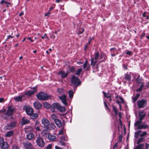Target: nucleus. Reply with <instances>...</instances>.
<instances>
[{
  "mask_svg": "<svg viewBox=\"0 0 149 149\" xmlns=\"http://www.w3.org/2000/svg\"><path fill=\"white\" fill-rule=\"evenodd\" d=\"M122 139V135L121 134H120L119 136V141L121 142Z\"/></svg>",
  "mask_w": 149,
  "mask_h": 149,
  "instance_id": "nucleus-47",
  "label": "nucleus"
},
{
  "mask_svg": "<svg viewBox=\"0 0 149 149\" xmlns=\"http://www.w3.org/2000/svg\"><path fill=\"white\" fill-rule=\"evenodd\" d=\"M102 93H103L104 96L108 98H110L111 97V96L109 94V93H106L104 91H103Z\"/></svg>",
  "mask_w": 149,
  "mask_h": 149,
  "instance_id": "nucleus-35",
  "label": "nucleus"
},
{
  "mask_svg": "<svg viewBox=\"0 0 149 149\" xmlns=\"http://www.w3.org/2000/svg\"><path fill=\"white\" fill-rule=\"evenodd\" d=\"M137 83H138V84H141V83L142 82H141V81H140V80H139L138 79H137Z\"/></svg>",
  "mask_w": 149,
  "mask_h": 149,
  "instance_id": "nucleus-56",
  "label": "nucleus"
},
{
  "mask_svg": "<svg viewBox=\"0 0 149 149\" xmlns=\"http://www.w3.org/2000/svg\"><path fill=\"white\" fill-rule=\"evenodd\" d=\"M42 39H44V38H48V37L46 35V34H45L44 36H42Z\"/></svg>",
  "mask_w": 149,
  "mask_h": 149,
  "instance_id": "nucleus-48",
  "label": "nucleus"
},
{
  "mask_svg": "<svg viewBox=\"0 0 149 149\" xmlns=\"http://www.w3.org/2000/svg\"><path fill=\"white\" fill-rule=\"evenodd\" d=\"M104 58V60L102 61H105L106 60L107 58V56L106 55V54L104 53H102L99 56V59H101Z\"/></svg>",
  "mask_w": 149,
  "mask_h": 149,
  "instance_id": "nucleus-26",
  "label": "nucleus"
},
{
  "mask_svg": "<svg viewBox=\"0 0 149 149\" xmlns=\"http://www.w3.org/2000/svg\"><path fill=\"white\" fill-rule=\"evenodd\" d=\"M144 144H140L135 148V149H141L143 147Z\"/></svg>",
  "mask_w": 149,
  "mask_h": 149,
  "instance_id": "nucleus-37",
  "label": "nucleus"
},
{
  "mask_svg": "<svg viewBox=\"0 0 149 149\" xmlns=\"http://www.w3.org/2000/svg\"><path fill=\"white\" fill-rule=\"evenodd\" d=\"M138 107L139 109L144 108L146 105L147 101L146 100L142 99L137 102Z\"/></svg>",
  "mask_w": 149,
  "mask_h": 149,
  "instance_id": "nucleus-7",
  "label": "nucleus"
},
{
  "mask_svg": "<svg viewBox=\"0 0 149 149\" xmlns=\"http://www.w3.org/2000/svg\"><path fill=\"white\" fill-rule=\"evenodd\" d=\"M69 70L72 72H73L76 70V69L73 66H72L69 68Z\"/></svg>",
  "mask_w": 149,
  "mask_h": 149,
  "instance_id": "nucleus-40",
  "label": "nucleus"
},
{
  "mask_svg": "<svg viewBox=\"0 0 149 149\" xmlns=\"http://www.w3.org/2000/svg\"><path fill=\"white\" fill-rule=\"evenodd\" d=\"M64 90L62 88H59L57 89V92L59 94H62L64 92Z\"/></svg>",
  "mask_w": 149,
  "mask_h": 149,
  "instance_id": "nucleus-36",
  "label": "nucleus"
},
{
  "mask_svg": "<svg viewBox=\"0 0 149 149\" xmlns=\"http://www.w3.org/2000/svg\"><path fill=\"white\" fill-rule=\"evenodd\" d=\"M145 33H141V38H143L145 36Z\"/></svg>",
  "mask_w": 149,
  "mask_h": 149,
  "instance_id": "nucleus-63",
  "label": "nucleus"
},
{
  "mask_svg": "<svg viewBox=\"0 0 149 149\" xmlns=\"http://www.w3.org/2000/svg\"><path fill=\"white\" fill-rule=\"evenodd\" d=\"M50 126L52 129L54 130L56 128V126L54 123H51Z\"/></svg>",
  "mask_w": 149,
  "mask_h": 149,
  "instance_id": "nucleus-42",
  "label": "nucleus"
},
{
  "mask_svg": "<svg viewBox=\"0 0 149 149\" xmlns=\"http://www.w3.org/2000/svg\"><path fill=\"white\" fill-rule=\"evenodd\" d=\"M50 38L52 39H54L55 38V36L54 35H52L50 36Z\"/></svg>",
  "mask_w": 149,
  "mask_h": 149,
  "instance_id": "nucleus-59",
  "label": "nucleus"
},
{
  "mask_svg": "<svg viewBox=\"0 0 149 149\" xmlns=\"http://www.w3.org/2000/svg\"><path fill=\"white\" fill-rule=\"evenodd\" d=\"M51 117L52 119L54 120V121L57 119L56 115L55 114H52L51 116Z\"/></svg>",
  "mask_w": 149,
  "mask_h": 149,
  "instance_id": "nucleus-38",
  "label": "nucleus"
},
{
  "mask_svg": "<svg viewBox=\"0 0 149 149\" xmlns=\"http://www.w3.org/2000/svg\"><path fill=\"white\" fill-rule=\"evenodd\" d=\"M145 137H140L138 139L137 142V143L138 144H140L141 143L145 141Z\"/></svg>",
  "mask_w": 149,
  "mask_h": 149,
  "instance_id": "nucleus-28",
  "label": "nucleus"
},
{
  "mask_svg": "<svg viewBox=\"0 0 149 149\" xmlns=\"http://www.w3.org/2000/svg\"><path fill=\"white\" fill-rule=\"evenodd\" d=\"M31 118L32 119H34L37 118L38 116V114L37 113H33L31 115Z\"/></svg>",
  "mask_w": 149,
  "mask_h": 149,
  "instance_id": "nucleus-30",
  "label": "nucleus"
},
{
  "mask_svg": "<svg viewBox=\"0 0 149 149\" xmlns=\"http://www.w3.org/2000/svg\"><path fill=\"white\" fill-rule=\"evenodd\" d=\"M146 147L145 149H148L149 146V144L146 143H145Z\"/></svg>",
  "mask_w": 149,
  "mask_h": 149,
  "instance_id": "nucleus-49",
  "label": "nucleus"
},
{
  "mask_svg": "<svg viewBox=\"0 0 149 149\" xmlns=\"http://www.w3.org/2000/svg\"><path fill=\"white\" fill-rule=\"evenodd\" d=\"M33 105L34 107L37 109H40L42 107V104L38 101L34 103Z\"/></svg>",
  "mask_w": 149,
  "mask_h": 149,
  "instance_id": "nucleus-18",
  "label": "nucleus"
},
{
  "mask_svg": "<svg viewBox=\"0 0 149 149\" xmlns=\"http://www.w3.org/2000/svg\"><path fill=\"white\" fill-rule=\"evenodd\" d=\"M71 82L72 84L75 86H78L81 85V82L77 77L74 76H72V78Z\"/></svg>",
  "mask_w": 149,
  "mask_h": 149,
  "instance_id": "nucleus-4",
  "label": "nucleus"
},
{
  "mask_svg": "<svg viewBox=\"0 0 149 149\" xmlns=\"http://www.w3.org/2000/svg\"><path fill=\"white\" fill-rule=\"evenodd\" d=\"M110 50L111 53V55L112 56H114L118 54L117 50L115 48H111Z\"/></svg>",
  "mask_w": 149,
  "mask_h": 149,
  "instance_id": "nucleus-17",
  "label": "nucleus"
},
{
  "mask_svg": "<svg viewBox=\"0 0 149 149\" xmlns=\"http://www.w3.org/2000/svg\"><path fill=\"white\" fill-rule=\"evenodd\" d=\"M82 71V69L81 68H79L78 70H77V72L75 73V74L76 75H79L81 72Z\"/></svg>",
  "mask_w": 149,
  "mask_h": 149,
  "instance_id": "nucleus-39",
  "label": "nucleus"
},
{
  "mask_svg": "<svg viewBox=\"0 0 149 149\" xmlns=\"http://www.w3.org/2000/svg\"><path fill=\"white\" fill-rule=\"evenodd\" d=\"M146 86L147 87V88L149 87V82H147L146 83Z\"/></svg>",
  "mask_w": 149,
  "mask_h": 149,
  "instance_id": "nucleus-57",
  "label": "nucleus"
},
{
  "mask_svg": "<svg viewBox=\"0 0 149 149\" xmlns=\"http://www.w3.org/2000/svg\"><path fill=\"white\" fill-rule=\"evenodd\" d=\"M58 106L57 109L60 111L62 112H63L65 111V109L64 107L61 106L59 104Z\"/></svg>",
  "mask_w": 149,
  "mask_h": 149,
  "instance_id": "nucleus-25",
  "label": "nucleus"
},
{
  "mask_svg": "<svg viewBox=\"0 0 149 149\" xmlns=\"http://www.w3.org/2000/svg\"><path fill=\"white\" fill-rule=\"evenodd\" d=\"M68 94L69 97L70 98H72L73 95V92L72 90H70L68 91Z\"/></svg>",
  "mask_w": 149,
  "mask_h": 149,
  "instance_id": "nucleus-34",
  "label": "nucleus"
},
{
  "mask_svg": "<svg viewBox=\"0 0 149 149\" xmlns=\"http://www.w3.org/2000/svg\"><path fill=\"white\" fill-rule=\"evenodd\" d=\"M88 63V61L86 60L85 61V63L83 65V68L84 69L85 68H86V66L87 65Z\"/></svg>",
  "mask_w": 149,
  "mask_h": 149,
  "instance_id": "nucleus-43",
  "label": "nucleus"
},
{
  "mask_svg": "<svg viewBox=\"0 0 149 149\" xmlns=\"http://www.w3.org/2000/svg\"><path fill=\"white\" fill-rule=\"evenodd\" d=\"M123 67L124 69H125L126 70H127V66L125 65H123Z\"/></svg>",
  "mask_w": 149,
  "mask_h": 149,
  "instance_id": "nucleus-64",
  "label": "nucleus"
},
{
  "mask_svg": "<svg viewBox=\"0 0 149 149\" xmlns=\"http://www.w3.org/2000/svg\"><path fill=\"white\" fill-rule=\"evenodd\" d=\"M144 83L142 82L141 83L140 86V87L138 89H137L136 90V91H141L142 90L144 86Z\"/></svg>",
  "mask_w": 149,
  "mask_h": 149,
  "instance_id": "nucleus-31",
  "label": "nucleus"
},
{
  "mask_svg": "<svg viewBox=\"0 0 149 149\" xmlns=\"http://www.w3.org/2000/svg\"><path fill=\"white\" fill-rule=\"evenodd\" d=\"M4 3L7 4L8 3V2L4 0H2L1 2V4H3Z\"/></svg>",
  "mask_w": 149,
  "mask_h": 149,
  "instance_id": "nucleus-46",
  "label": "nucleus"
},
{
  "mask_svg": "<svg viewBox=\"0 0 149 149\" xmlns=\"http://www.w3.org/2000/svg\"><path fill=\"white\" fill-rule=\"evenodd\" d=\"M55 148L56 149H62L61 148L57 146H55Z\"/></svg>",
  "mask_w": 149,
  "mask_h": 149,
  "instance_id": "nucleus-62",
  "label": "nucleus"
},
{
  "mask_svg": "<svg viewBox=\"0 0 149 149\" xmlns=\"http://www.w3.org/2000/svg\"><path fill=\"white\" fill-rule=\"evenodd\" d=\"M44 107L48 109L50 107V105L47 102H45L44 103Z\"/></svg>",
  "mask_w": 149,
  "mask_h": 149,
  "instance_id": "nucleus-33",
  "label": "nucleus"
},
{
  "mask_svg": "<svg viewBox=\"0 0 149 149\" xmlns=\"http://www.w3.org/2000/svg\"><path fill=\"white\" fill-rule=\"evenodd\" d=\"M22 97L21 96H17L14 98V99L16 102L21 101L22 99Z\"/></svg>",
  "mask_w": 149,
  "mask_h": 149,
  "instance_id": "nucleus-32",
  "label": "nucleus"
},
{
  "mask_svg": "<svg viewBox=\"0 0 149 149\" xmlns=\"http://www.w3.org/2000/svg\"><path fill=\"white\" fill-rule=\"evenodd\" d=\"M54 121L58 127H60L61 126V122L60 119H57Z\"/></svg>",
  "mask_w": 149,
  "mask_h": 149,
  "instance_id": "nucleus-22",
  "label": "nucleus"
},
{
  "mask_svg": "<svg viewBox=\"0 0 149 149\" xmlns=\"http://www.w3.org/2000/svg\"><path fill=\"white\" fill-rule=\"evenodd\" d=\"M50 14V10H48L47 12L45 14L44 16H48L49 17Z\"/></svg>",
  "mask_w": 149,
  "mask_h": 149,
  "instance_id": "nucleus-44",
  "label": "nucleus"
},
{
  "mask_svg": "<svg viewBox=\"0 0 149 149\" xmlns=\"http://www.w3.org/2000/svg\"><path fill=\"white\" fill-rule=\"evenodd\" d=\"M29 120L26 118L25 117H23L22 118V121L21 123L22 125H24L29 123Z\"/></svg>",
  "mask_w": 149,
  "mask_h": 149,
  "instance_id": "nucleus-20",
  "label": "nucleus"
},
{
  "mask_svg": "<svg viewBox=\"0 0 149 149\" xmlns=\"http://www.w3.org/2000/svg\"><path fill=\"white\" fill-rule=\"evenodd\" d=\"M117 146H118L117 143H115V144H114V145L113 147V149H115L117 147Z\"/></svg>",
  "mask_w": 149,
  "mask_h": 149,
  "instance_id": "nucleus-51",
  "label": "nucleus"
},
{
  "mask_svg": "<svg viewBox=\"0 0 149 149\" xmlns=\"http://www.w3.org/2000/svg\"><path fill=\"white\" fill-rule=\"evenodd\" d=\"M141 130H138L135 132L134 134V137L136 139L138 138L139 136L140 137H144L145 136L148 135V134L146 131H143L141 133Z\"/></svg>",
  "mask_w": 149,
  "mask_h": 149,
  "instance_id": "nucleus-2",
  "label": "nucleus"
},
{
  "mask_svg": "<svg viewBox=\"0 0 149 149\" xmlns=\"http://www.w3.org/2000/svg\"><path fill=\"white\" fill-rule=\"evenodd\" d=\"M23 145L25 149H35L32 144L29 141L24 142Z\"/></svg>",
  "mask_w": 149,
  "mask_h": 149,
  "instance_id": "nucleus-8",
  "label": "nucleus"
},
{
  "mask_svg": "<svg viewBox=\"0 0 149 149\" xmlns=\"http://www.w3.org/2000/svg\"><path fill=\"white\" fill-rule=\"evenodd\" d=\"M36 142L37 145L40 147L42 148L45 146V142L43 139L40 136H39L37 138Z\"/></svg>",
  "mask_w": 149,
  "mask_h": 149,
  "instance_id": "nucleus-6",
  "label": "nucleus"
},
{
  "mask_svg": "<svg viewBox=\"0 0 149 149\" xmlns=\"http://www.w3.org/2000/svg\"><path fill=\"white\" fill-rule=\"evenodd\" d=\"M36 96L38 99L41 100H45L49 98V96L47 94L42 92L37 94Z\"/></svg>",
  "mask_w": 149,
  "mask_h": 149,
  "instance_id": "nucleus-3",
  "label": "nucleus"
},
{
  "mask_svg": "<svg viewBox=\"0 0 149 149\" xmlns=\"http://www.w3.org/2000/svg\"><path fill=\"white\" fill-rule=\"evenodd\" d=\"M99 57V53L98 52H96L95 53V57L91 58V64L93 65V66L96 64L97 60Z\"/></svg>",
  "mask_w": 149,
  "mask_h": 149,
  "instance_id": "nucleus-10",
  "label": "nucleus"
},
{
  "mask_svg": "<svg viewBox=\"0 0 149 149\" xmlns=\"http://www.w3.org/2000/svg\"><path fill=\"white\" fill-rule=\"evenodd\" d=\"M14 134V132L13 131H10L8 132L5 135L6 137H10L12 136Z\"/></svg>",
  "mask_w": 149,
  "mask_h": 149,
  "instance_id": "nucleus-27",
  "label": "nucleus"
},
{
  "mask_svg": "<svg viewBox=\"0 0 149 149\" xmlns=\"http://www.w3.org/2000/svg\"><path fill=\"white\" fill-rule=\"evenodd\" d=\"M104 104L105 106L107 108H108V107L107 105V102H106L104 101Z\"/></svg>",
  "mask_w": 149,
  "mask_h": 149,
  "instance_id": "nucleus-58",
  "label": "nucleus"
},
{
  "mask_svg": "<svg viewBox=\"0 0 149 149\" xmlns=\"http://www.w3.org/2000/svg\"><path fill=\"white\" fill-rule=\"evenodd\" d=\"M59 98L61 100V102L64 104V105L66 106L68 105V103L66 102V96L65 95H63L59 97Z\"/></svg>",
  "mask_w": 149,
  "mask_h": 149,
  "instance_id": "nucleus-13",
  "label": "nucleus"
},
{
  "mask_svg": "<svg viewBox=\"0 0 149 149\" xmlns=\"http://www.w3.org/2000/svg\"><path fill=\"white\" fill-rule=\"evenodd\" d=\"M139 120L136 121L134 124V126L137 127V129L138 130L145 129L148 128L149 126L144 123L142 124V120L146 115L145 113H144V111H141L139 112Z\"/></svg>",
  "mask_w": 149,
  "mask_h": 149,
  "instance_id": "nucleus-1",
  "label": "nucleus"
},
{
  "mask_svg": "<svg viewBox=\"0 0 149 149\" xmlns=\"http://www.w3.org/2000/svg\"><path fill=\"white\" fill-rule=\"evenodd\" d=\"M58 74L62 78L65 77L67 75V74L63 71H60L58 73Z\"/></svg>",
  "mask_w": 149,
  "mask_h": 149,
  "instance_id": "nucleus-23",
  "label": "nucleus"
},
{
  "mask_svg": "<svg viewBox=\"0 0 149 149\" xmlns=\"http://www.w3.org/2000/svg\"><path fill=\"white\" fill-rule=\"evenodd\" d=\"M119 98L120 99V100H121V101L122 102V103H124V100H123V98L121 96H119Z\"/></svg>",
  "mask_w": 149,
  "mask_h": 149,
  "instance_id": "nucleus-52",
  "label": "nucleus"
},
{
  "mask_svg": "<svg viewBox=\"0 0 149 149\" xmlns=\"http://www.w3.org/2000/svg\"><path fill=\"white\" fill-rule=\"evenodd\" d=\"M41 123L44 127H48L50 124L49 121L45 118H43L41 120Z\"/></svg>",
  "mask_w": 149,
  "mask_h": 149,
  "instance_id": "nucleus-15",
  "label": "nucleus"
},
{
  "mask_svg": "<svg viewBox=\"0 0 149 149\" xmlns=\"http://www.w3.org/2000/svg\"><path fill=\"white\" fill-rule=\"evenodd\" d=\"M43 134V136H47L48 139L51 141H53L56 139L55 136L49 134L47 132H44Z\"/></svg>",
  "mask_w": 149,
  "mask_h": 149,
  "instance_id": "nucleus-9",
  "label": "nucleus"
},
{
  "mask_svg": "<svg viewBox=\"0 0 149 149\" xmlns=\"http://www.w3.org/2000/svg\"><path fill=\"white\" fill-rule=\"evenodd\" d=\"M16 123L15 121L11 122L10 124L5 126L4 129L7 130H10L16 126Z\"/></svg>",
  "mask_w": 149,
  "mask_h": 149,
  "instance_id": "nucleus-12",
  "label": "nucleus"
},
{
  "mask_svg": "<svg viewBox=\"0 0 149 149\" xmlns=\"http://www.w3.org/2000/svg\"><path fill=\"white\" fill-rule=\"evenodd\" d=\"M60 143H61V145L63 146H65V143L62 141H60Z\"/></svg>",
  "mask_w": 149,
  "mask_h": 149,
  "instance_id": "nucleus-53",
  "label": "nucleus"
},
{
  "mask_svg": "<svg viewBox=\"0 0 149 149\" xmlns=\"http://www.w3.org/2000/svg\"><path fill=\"white\" fill-rule=\"evenodd\" d=\"M36 131H40V129L39 127L38 126L36 127Z\"/></svg>",
  "mask_w": 149,
  "mask_h": 149,
  "instance_id": "nucleus-61",
  "label": "nucleus"
},
{
  "mask_svg": "<svg viewBox=\"0 0 149 149\" xmlns=\"http://www.w3.org/2000/svg\"><path fill=\"white\" fill-rule=\"evenodd\" d=\"M58 134L59 135H62L63 134V130L60 131L59 133H58Z\"/></svg>",
  "mask_w": 149,
  "mask_h": 149,
  "instance_id": "nucleus-50",
  "label": "nucleus"
},
{
  "mask_svg": "<svg viewBox=\"0 0 149 149\" xmlns=\"http://www.w3.org/2000/svg\"><path fill=\"white\" fill-rule=\"evenodd\" d=\"M33 90H30L25 93V94L28 96H30L34 94V93L36 92V88L34 87L33 88Z\"/></svg>",
  "mask_w": 149,
  "mask_h": 149,
  "instance_id": "nucleus-16",
  "label": "nucleus"
},
{
  "mask_svg": "<svg viewBox=\"0 0 149 149\" xmlns=\"http://www.w3.org/2000/svg\"><path fill=\"white\" fill-rule=\"evenodd\" d=\"M25 109L26 113L29 115H31L33 113V109L30 107H25Z\"/></svg>",
  "mask_w": 149,
  "mask_h": 149,
  "instance_id": "nucleus-14",
  "label": "nucleus"
},
{
  "mask_svg": "<svg viewBox=\"0 0 149 149\" xmlns=\"http://www.w3.org/2000/svg\"><path fill=\"white\" fill-rule=\"evenodd\" d=\"M84 29H79V32L78 33V34L82 33L84 32Z\"/></svg>",
  "mask_w": 149,
  "mask_h": 149,
  "instance_id": "nucleus-45",
  "label": "nucleus"
},
{
  "mask_svg": "<svg viewBox=\"0 0 149 149\" xmlns=\"http://www.w3.org/2000/svg\"><path fill=\"white\" fill-rule=\"evenodd\" d=\"M126 54H127L130 55L131 54V52L130 51H128L126 52Z\"/></svg>",
  "mask_w": 149,
  "mask_h": 149,
  "instance_id": "nucleus-60",
  "label": "nucleus"
},
{
  "mask_svg": "<svg viewBox=\"0 0 149 149\" xmlns=\"http://www.w3.org/2000/svg\"><path fill=\"white\" fill-rule=\"evenodd\" d=\"M0 148L1 149H8V145L7 143L4 141V139L0 137Z\"/></svg>",
  "mask_w": 149,
  "mask_h": 149,
  "instance_id": "nucleus-5",
  "label": "nucleus"
},
{
  "mask_svg": "<svg viewBox=\"0 0 149 149\" xmlns=\"http://www.w3.org/2000/svg\"><path fill=\"white\" fill-rule=\"evenodd\" d=\"M113 109L114 111L115 114L116 115L118 114V111L117 108L116 107L114 106H112Z\"/></svg>",
  "mask_w": 149,
  "mask_h": 149,
  "instance_id": "nucleus-41",
  "label": "nucleus"
},
{
  "mask_svg": "<svg viewBox=\"0 0 149 149\" xmlns=\"http://www.w3.org/2000/svg\"><path fill=\"white\" fill-rule=\"evenodd\" d=\"M124 79L128 81H130L131 79V76L130 75L127 73L125 76Z\"/></svg>",
  "mask_w": 149,
  "mask_h": 149,
  "instance_id": "nucleus-24",
  "label": "nucleus"
},
{
  "mask_svg": "<svg viewBox=\"0 0 149 149\" xmlns=\"http://www.w3.org/2000/svg\"><path fill=\"white\" fill-rule=\"evenodd\" d=\"M26 138L29 140H31L34 139L35 135L33 133H30L26 135Z\"/></svg>",
  "mask_w": 149,
  "mask_h": 149,
  "instance_id": "nucleus-19",
  "label": "nucleus"
},
{
  "mask_svg": "<svg viewBox=\"0 0 149 149\" xmlns=\"http://www.w3.org/2000/svg\"><path fill=\"white\" fill-rule=\"evenodd\" d=\"M88 45V43H87L84 46V49L85 51L86 50V49L87 48Z\"/></svg>",
  "mask_w": 149,
  "mask_h": 149,
  "instance_id": "nucleus-54",
  "label": "nucleus"
},
{
  "mask_svg": "<svg viewBox=\"0 0 149 149\" xmlns=\"http://www.w3.org/2000/svg\"><path fill=\"white\" fill-rule=\"evenodd\" d=\"M13 109L11 107H9L8 110L6 113H4L3 115H5L6 116L8 117L11 116L13 113Z\"/></svg>",
  "mask_w": 149,
  "mask_h": 149,
  "instance_id": "nucleus-11",
  "label": "nucleus"
},
{
  "mask_svg": "<svg viewBox=\"0 0 149 149\" xmlns=\"http://www.w3.org/2000/svg\"><path fill=\"white\" fill-rule=\"evenodd\" d=\"M58 104V103H57L53 104L51 107V111L52 112H54L55 111V109H57Z\"/></svg>",
  "mask_w": 149,
  "mask_h": 149,
  "instance_id": "nucleus-21",
  "label": "nucleus"
},
{
  "mask_svg": "<svg viewBox=\"0 0 149 149\" xmlns=\"http://www.w3.org/2000/svg\"><path fill=\"white\" fill-rule=\"evenodd\" d=\"M13 37V36H11L10 35H9V36H8L7 38V39L6 40H7V39H9L10 38H12Z\"/></svg>",
  "mask_w": 149,
  "mask_h": 149,
  "instance_id": "nucleus-55",
  "label": "nucleus"
},
{
  "mask_svg": "<svg viewBox=\"0 0 149 149\" xmlns=\"http://www.w3.org/2000/svg\"><path fill=\"white\" fill-rule=\"evenodd\" d=\"M140 94H136L135 96L132 98V101L133 102H135L139 97Z\"/></svg>",
  "mask_w": 149,
  "mask_h": 149,
  "instance_id": "nucleus-29",
  "label": "nucleus"
}]
</instances>
